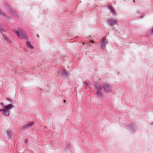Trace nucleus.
<instances>
[{"mask_svg": "<svg viewBox=\"0 0 153 153\" xmlns=\"http://www.w3.org/2000/svg\"><path fill=\"white\" fill-rule=\"evenodd\" d=\"M96 94H97V95L98 96H101V94L100 92H97L96 93Z\"/></svg>", "mask_w": 153, "mask_h": 153, "instance_id": "nucleus-13", "label": "nucleus"}, {"mask_svg": "<svg viewBox=\"0 0 153 153\" xmlns=\"http://www.w3.org/2000/svg\"><path fill=\"white\" fill-rule=\"evenodd\" d=\"M60 73L62 75H66L67 76L69 75V74L68 73H67L65 70H62L60 71Z\"/></svg>", "mask_w": 153, "mask_h": 153, "instance_id": "nucleus-10", "label": "nucleus"}, {"mask_svg": "<svg viewBox=\"0 0 153 153\" xmlns=\"http://www.w3.org/2000/svg\"><path fill=\"white\" fill-rule=\"evenodd\" d=\"M6 137L8 139H9L12 138L13 137V135L12 134L11 132L10 131H7L6 133Z\"/></svg>", "mask_w": 153, "mask_h": 153, "instance_id": "nucleus-6", "label": "nucleus"}, {"mask_svg": "<svg viewBox=\"0 0 153 153\" xmlns=\"http://www.w3.org/2000/svg\"><path fill=\"white\" fill-rule=\"evenodd\" d=\"M96 90L97 91H99L101 89L100 85L98 83H96L95 85Z\"/></svg>", "mask_w": 153, "mask_h": 153, "instance_id": "nucleus-5", "label": "nucleus"}, {"mask_svg": "<svg viewBox=\"0 0 153 153\" xmlns=\"http://www.w3.org/2000/svg\"><path fill=\"white\" fill-rule=\"evenodd\" d=\"M103 86L105 91L109 93L112 90V87L107 83H104Z\"/></svg>", "mask_w": 153, "mask_h": 153, "instance_id": "nucleus-2", "label": "nucleus"}, {"mask_svg": "<svg viewBox=\"0 0 153 153\" xmlns=\"http://www.w3.org/2000/svg\"><path fill=\"white\" fill-rule=\"evenodd\" d=\"M1 105H3V103H2V102H1Z\"/></svg>", "mask_w": 153, "mask_h": 153, "instance_id": "nucleus-17", "label": "nucleus"}, {"mask_svg": "<svg viewBox=\"0 0 153 153\" xmlns=\"http://www.w3.org/2000/svg\"><path fill=\"white\" fill-rule=\"evenodd\" d=\"M152 31L153 32V29H152Z\"/></svg>", "mask_w": 153, "mask_h": 153, "instance_id": "nucleus-20", "label": "nucleus"}, {"mask_svg": "<svg viewBox=\"0 0 153 153\" xmlns=\"http://www.w3.org/2000/svg\"><path fill=\"white\" fill-rule=\"evenodd\" d=\"M33 125V123L32 122H29L25 124L23 126V128L24 129H27Z\"/></svg>", "mask_w": 153, "mask_h": 153, "instance_id": "nucleus-3", "label": "nucleus"}, {"mask_svg": "<svg viewBox=\"0 0 153 153\" xmlns=\"http://www.w3.org/2000/svg\"><path fill=\"white\" fill-rule=\"evenodd\" d=\"M27 46H29L30 48H33V46L31 45H30L29 42H27Z\"/></svg>", "mask_w": 153, "mask_h": 153, "instance_id": "nucleus-12", "label": "nucleus"}, {"mask_svg": "<svg viewBox=\"0 0 153 153\" xmlns=\"http://www.w3.org/2000/svg\"><path fill=\"white\" fill-rule=\"evenodd\" d=\"M15 33H16L18 36L21 39H23L24 38L27 39V36L26 33L21 30H16L15 31Z\"/></svg>", "mask_w": 153, "mask_h": 153, "instance_id": "nucleus-1", "label": "nucleus"}, {"mask_svg": "<svg viewBox=\"0 0 153 153\" xmlns=\"http://www.w3.org/2000/svg\"><path fill=\"white\" fill-rule=\"evenodd\" d=\"M4 111V109H0V111Z\"/></svg>", "mask_w": 153, "mask_h": 153, "instance_id": "nucleus-14", "label": "nucleus"}, {"mask_svg": "<svg viewBox=\"0 0 153 153\" xmlns=\"http://www.w3.org/2000/svg\"><path fill=\"white\" fill-rule=\"evenodd\" d=\"M108 23L111 26H113L116 24V22L115 20H112L109 21Z\"/></svg>", "mask_w": 153, "mask_h": 153, "instance_id": "nucleus-8", "label": "nucleus"}, {"mask_svg": "<svg viewBox=\"0 0 153 153\" xmlns=\"http://www.w3.org/2000/svg\"><path fill=\"white\" fill-rule=\"evenodd\" d=\"M13 107L12 105L11 104H9L5 107V109L8 110L11 109Z\"/></svg>", "mask_w": 153, "mask_h": 153, "instance_id": "nucleus-9", "label": "nucleus"}, {"mask_svg": "<svg viewBox=\"0 0 153 153\" xmlns=\"http://www.w3.org/2000/svg\"><path fill=\"white\" fill-rule=\"evenodd\" d=\"M10 111L8 110H7L4 108V111L3 113L5 115L8 116L10 115Z\"/></svg>", "mask_w": 153, "mask_h": 153, "instance_id": "nucleus-7", "label": "nucleus"}, {"mask_svg": "<svg viewBox=\"0 0 153 153\" xmlns=\"http://www.w3.org/2000/svg\"><path fill=\"white\" fill-rule=\"evenodd\" d=\"M108 8L110 10L113 14H115V13L114 10L112 9V7L110 5H108Z\"/></svg>", "mask_w": 153, "mask_h": 153, "instance_id": "nucleus-11", "label": "nucleus"}, {"mask_svg": "<svg viewBox=\"0 0 153 153\" xmlns=\"http://www.w3.org/2000/svg\"><path fill=\"white\" fill-rule=\"evenodd\" d=\"M90 41L91 42V43H93L94 42V41L93 40H91Z\"/></svg>", "mask_w": 153, "mask_h": 153, "instance_id": "nucleus-16", "label": "nucleus"}, {"mask_svg": "<svg viewBox=\"0 0 153 153\" xmlns=\"http://www.w3.org/2000/svg\"><path fill=\"white\" fill-rule=\"evenodd\" d=\"M133 2H134H134H135V0H133Z\"/></svg>", "mask_w": 153, "mask_h": 153, "instance_id": "nucleus-19", "label": "nucleus"}, {"mask_svg": "<svg viewBox=\"0 0 153 153\" xmlns=\"http://www.w3.org/2000/svg\"><path fill=\"white\" fill-rule=\"evenodd\" d=\"M66 102V100H63L64 102Z\"/></svg>", "mask_w": 153, "mask_h": 153, "instance_id": "nucleus-18", "label": "nucleus"}, {"mask_svg": "<svg viewBox=\"0 0 153 153\" xmlns=\"http://www.w3.org/2000/svg\"><path fill=\"white\" fill-rule=\"evenodd\" d=\"M28 141V140H25V143H26Z\"/></svg>", "mask_w": 153, "mask_h": 153, "instance_id": "nucleus-15", "label": "nucleus"}, {"mask_svg": "<svg viewBox=\"0 0 153 153\" xmlns=\"http://www.w3.org/2000/svg\"><path fill=\"white\" fill-rule=\"evenodd\" d=\"M103 39V41L102 42L101 44V47L103 49L105 48V46L106 44L107 43V42L104 39Z\"/></svg>", "mask_w": 153, "mask_h": 153, "instance_id": "nucleus-4", "label": "nucleus"}]
</instances>
